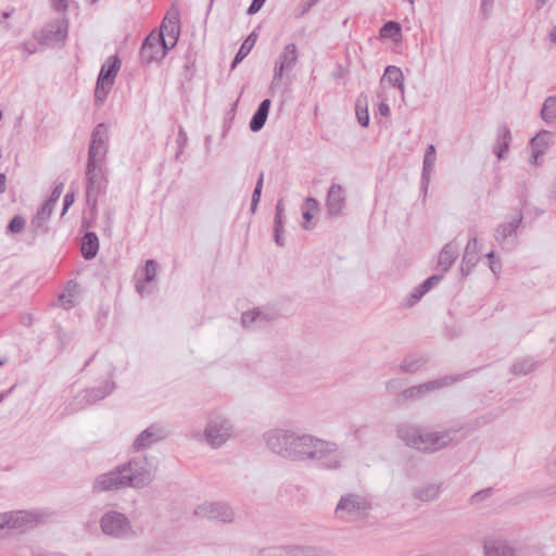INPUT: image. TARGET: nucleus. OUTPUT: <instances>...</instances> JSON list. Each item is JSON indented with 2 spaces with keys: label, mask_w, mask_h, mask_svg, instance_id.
Listing matches in <instances>:
<instances>
[{
  "label": "nucleus",
  "mask_w": 556,
  "mask_h": 556,
  "mask_svg": "<svg viewBox=\"0 0 556 556\" xmlns=\"http://www.w3.org/2000/svg\"><path fill=\"white\" fill-rule=\"evenodd\" d=\"M180 30L179 18L177 14H168L164 17L161 25V34L163 37L164 34L167 36V42L170 47H174L178 40Z\"/></svg>",
  "instance_id": "bb28decb"
},
{
  "label": "nucleus",
  "mask_w": 556,
  "mask_h": 556,
  "mask_svg": "<svg viewBox=\"0 0 556 556\" xmlns=\"http://www.w3.org/2000/svg\"><path fill=\"white\" fill-rule=\"evenodd\" d=\"M370 509L368 501L357 494L342 495L336 507V514L342 518L344 514L354 517L365 516Z\"/></svg>",
  "instance_id": "9b49d317"
},
{
  "label": "nucleus",
  "mask_w": 556,
  "mask_h": 556,
  "mask_svg": "<svg viewBox=\"0 0 556 556\" xmlns=\"http://www.w3.org/2000/svg\"><path fill=\"white\" fill-rule=\"evenodd\" d=\"M428 363V357L424 354H408L399 366L403 374H415L421 370Z\"/></svg>",
  "instance_id": "cd10ccee"
},
{
  "label": "nucleus",
  "mask_w": 556,
  "mask_h": 556,
  "mask_svg": "<svg viewBox=\"0 0 556 556\" xmlns=\"http://www.w3.org/2000/svg\"><path fill=\"white\" fill-rule=\"evenodd\" d=\"M318 211H319V202L315 198L307 197L304 199L302 206H301L302 218L304 220L302 224L303 229H305V230L313 229L314 224L312 223V219Z\"/></svg>",
  "instance_id": "2f4dec72"
},
{
  "label": "nucleus",
  "mask_w": 556,
  "mask_h": 556,
  "mask_svg": "<svg viewBox=\"0 0 556 556\" xmlns=\"http://www.w3.org/2000/svg\"><path fill=\"white\" fill-rule=\"evenodd\" d=\"M15 384L9 388L8 390L0 392V403L3 402L15 389Z\"/></svg>",
  "instance_id": "338daca9"
},
{
  "label": "nucleus",
  "mask_w": 556,
  "mask_h": 556,
  "mask_svg": "<svg viewBox=\"0 0 556 556\" xmlns=\"http://www.w3.org/2000/svg\"><path fill=\"white\" fill-rule=\"evenodd\" d=\"M426 294V292L420 289L419 285L416 286L413 291L409 293V295L406 298L404 305L406 307L414 306L420 299Z\"/></svg>",
  "instance_id": "09e8293b"
},
{
  "label": "nucleus",
  "mask_w": 556,
  "mask_h": 556,
  "mask_svg": "<svg viewBox=\"0 0 556 556\" xmlns=\"http://www.w3.org/2000/svg\"><path fill=\"white\" fill-rule=\"evenodd\" d=\"M540 362L535 361L532 357H526L515 362L510 368V372L515 376L519 375H528L532 372L538 366Z\"/></svg>",
  "instance_id": "4c0bfd02"
},
{
  "label": "nucleus",
  "mask_w": 556,
  "mask_h": 556,
  "mask_svg": "<svg viewBox=\"0 0 556 556\" xmlns=\"http://www.w3.org/2000/svg\"><path fill=\"white\" fill-rule=\"evenodd\" d=\"M443 278L442 274H434L426 278L421 283H419L420 289H422L426 293L429 292L437 283L441 281Z\"/></svg>",
  "instance_id": "8fccbe9b"
},
{
  "label": "nucleus",
  "mask_w": 556,
  "mask_h": 556,
  "mask_svg": "<svg viewBox=\"0 0 556 556\" xmlns=\"http://www.w3.org/2000/svg\"><path fill=\"white\" fill-rule=\"evenodd\" d=\"M262 556H321L323 551L312 545H285L263 548Z\"/></svg>",
  "instance_id": "dca6fc26"
},
{
  "label": "nucleus",
  "mask_w": 556,
  "mask_h": 556,
  "mask_svg": "<svg viewBox=\"0 0 556 556\" xmlns=\"http://www.w3.org/2000/svg\"><path fill=\"white\" fill-rule=\"evenodd\" d=\"M380 36L397 40L401 36V25L393 21L387 22L380 29Z\"/></svg>",
  "instance_id": "a19ab883"
},
{
  "label": "nucleus",
  "mask_w": 556,
  "mask_h": 556,
  "mask_svg": "<svg viewBox=\"0 0 556 556\" xmlns=\"http://www.w3.org/2000/svg\"><path fill=\"white\" fill-rule=\"evenodd\" d=\"M403 73L402 71L393 65L387 66L384 74L381 78V91L378 97L380 101L378 104H387L392 97V101H396V97L403 99Z\"/></svg>",
  "instance_id": "423d86ee"
},
{
  "label": "nucleus",
  "mask_w": 556,
  "mask_h": 556,
  "mask_svg": "<svg viewBox=\"0 0 556 556\" xmlns=\"http://www.w3.org/2000/svg\"><path fill=\"white\" fill-rule=\"evenodd\" d=\"M108 315H109L108 308H100L98 312V323L100 321L101 318H106Z\"/></svg>",
  "instance_id": "774afa93"
},
{
  "label": "nucleus",
  "mask_w": 556,
  "mask_h": 556,
  "mask_svg": "<svg viewBox=\"0 0 556 556\" xmlns=\"http://www.w3.org/2000/svg\"><path fill=\"white\" fill-rule=\"evenodd\" d=\"M194 514L200 517H205L207 519L222 522H231L235 517L231 507L223 502L203 503L197 507Z\"/></svg>",
  "instance_id": "4468645a"
},
{
  "label": "nucleus",
  "mask_w": 556,
  "mask_h": 556,
  "mask_svg": "<svg viewBox=\"0 0 556 556\" xmlns=\"http://www.w3.org/2000/svg\"><path fill=\"white\" fill-rule=\"evenodd\" d=\"M492 494H493V489L492 488H485L483 490H480V491L473 493L470 496L469 502L471 504L480 503V502L484 501L485 498H489Z\"/></svg>",
  "instance_id": "864d4df0"
},
{
  "label": "nucleus",
  "mask_w": 556,
  "mask_h": 556,
  "mask_svg": "<svg viewBox=\"0 0 556 556\" xmlns=\"http://www.w3.org/2000/svg\"><path fill=\"white\" fill-rule=\"evenodd\" d=\"M67 22L58 20L48 24L43 29L36 35V39L40 45H51L58 41H63L67 37Z\"/></svg>",
  "instance_id": "aec40b11"
},
{
  "label": "nucleus",
  "mask_w": 556,
  "mask_h": 556,
  "mask_svg": "<svg viewBox=\"0 0 556 556\" xmlns=\"http://www.w3.org/2000/svg\"><path fill=\"white\" fill-rule=\"evenodd\" d=\"M212 140H213L212 135H206V136L204 137V148H205V153H206L207 155L211 153Z\"/></svg>",
  "instance_id": "0e129e2a"
},
{
  "label": "nucleus",
  "mask_w": 556,
  "mask_h": 556,
  "mask_svg": "<svg viewBox=\"0 0 556 556\" xmlns=\"http://www.w3.org/2000/svg\"><path fill=\"white\" fill-rule=\"evenodd\" d=\"M167 437V431L160 424H152L142 430L134 440L131 450L135 453L144 451L153 444L164 440Z\"/></svg>",
  "instance_id": "ddd939ff"
},
{
  "label": "nucleus",
  "mask_w": 556,
  "mask_h": 556,
  "mask_svg": "<svg viewBox=\"0 0 556 556\" xmlns=\"http://www.w3.org/2000/svg\"><path fill=\"white\" fill-rule=\"evenodd\" d=\"M553 139L554 135L548 130H541L530 139L529 146L532 152L529 162L532 165L540 166L542 164V157L553 143Z\"/></svg>",
  "instance_id": "6ab92c4d"
},
{
  "label": "nucleus",
  "mask_w": 556,
  "mask_h": 556,
  "mask_svg": "<svg viewBox=\"0 0 556 556\" xmlns=\"http://www.w3.org/2000/svg\"><path fill=\"white\" fill-rule=\"evenodd\" d=\"M35 525V518L25 510L5 511L0 514V538L13 531L24 532Z\"/></svg>",
  "instance_id": "0eeeda50"
},
{
  "label": "nucleus",
  "mask_w": 556,
  "mask_h": 556,
  "mask_svg": "<svg viewBox=\"0 0 556 556\" xmlns=\"http://www.w3.org/2000/svg\"><path fill=\"white\" fill-rule=\"evenodd\" d=\"M522 218L521 210H519L518 214L511 220L501 223L494 231V240L498 244L503 245L507 238L516 235L519 226L521 225Z\"/></svg>",
  "instance_id": "5701e85b"
},
{
  "label": "nucleus",
  "mask_w": 556,
  "mask_h": 556,
  "mask_svg": "<svg viewBox=\"0 0 556 556\" xmlns=\"http://www.w3.org/2000/svg\"><path fill=\"white\" fill-rule=\"evenodd\" d=\"M157 262L155 260H148L144 263V266L142 268V275L141 279L136 283V291L139 294H143L144 292V285L152 282L157 273Z\"/></svg>",
  "instance_id": "473e14b6"
},
{
  "label": "nucleus",
  "mask_w": 556,
  "mask_h": 556,
  "mask_svg": "<svg viewBox=\"0 0 556 556\" xmlns=\"http://www.w3.org/2000/svg\"><path fill=\"white\" fill-rule=\"evenodd\" d=\"M457 381L456 378L453 377H443L440 379L427 381L425 383H420L418 386H413L397 393L396 403L402 405L408 401H414L421 399L427 393L439 390L441 388L447 387L451 383Z\"/></svg>",
  "instance_id": "1a4fd4ad"
},
{
  "label": "nucleus",
  "mask_w": 556,
  "mask_h": 556,
  "mask_svg": "<svg viewBox=\"0 0 556 556\" xmlns=\"http://www.w3.org/2000/svg\"><path fill=\"white\" fill-rule=\"evenodd\" d=\"M484 556H514V549L508 543L498 538H490L484 541Z\"/></svg>",
  "instance_id": "393cba45"
},
{
  "label": "nucleus",
  "mask_w": 556,
  "mask_h": 556,
  "mask_svg": "<svg viewBox=\"0 0 556 556\" xmlns=\"http://www.w3.org/2000/svg\"><path fill=\"white\" fill-rule=\"evenodd\" d=\"M52 7L56 11H66L68 7L67 0H51Z\"/></svg>",
  "instance_id": "e2e57ef3"
},
{
  "label": "nucleus",
  "mask_w": 556,
  "mask_h": 556,
  "mask_svg": "<svg viewBox=\"0 0 556 556\" xmlns=\"http://www.w3.org/2000/svg\"><path fill=\"white\" fill-rule=\"evenodd\" d=\"M298 61V50L294 43L287 45L279 54L274 68V80L280 79L285 72L290 71Z\"/></svg>",
  "instance_id": "412c9836"
},
{
  "label": "nucleus",
  "mask_w": 556,
  "mask_h": 556,
  "mask_svg": "<svg viewBox=\"0 0 556 556\" xmlns=\"http://www.w3.org/2000/svg\"><path fill=\"white\" fill-rule=\"evenodd\" d=\"M511 142V132L506 124H501L497 127L496 139L493 144V153L497 160H503L509 151Z\"/></svg>",
  "instance_id": "4be33fe9"
},
{
  "label": "nucleus",
  "mask_w": 556,
  "mask_h": 556,
  "mask_svg": "<svg viewBox=\"0 0 556 556\" xmlns=\"http://www.w3.org/2000/svg\"><path fill=\"white\" fill-rule=\"evenodd\" d=\"M458 257L457 248L453 243H446L439 253L438 267L442 276L450 270Z\"/></svg>",
  "instance_id": "c85d7f7f"
},
{
  "label": "nucleus",
  "mask_w": 556,
  "mask_h": 556,
  "mask_svg": "<svg viewBox=\"0 0 556 556\" xmlns=\"http://www.w3.org/2000/svg\"><path fill=\"white\" fill-rule=\"evenodd\" d=\"M264 440L268 450L281 458L325 470H337L342 466L343 453L333 441L285 429L267 431Z\"/></svg>",
  "instance_id": "f257e3e1"
},
{
  "label": "nucleus",
  "mask_w": 556,
  "mask_h": 556,
  "mask_svg": "<svg viewBox=\"0 0 556 556\" xmlns=\"http://www.w3.org/2000/svg\"><path fill=\"white\" fill-rule=\"evenodd\" d=\"M55 336L60 342V344L65 348L72 341V336L65 331H63L62 327L60 325L55 328Z\"/></svg>",
  "instance_id": "13d9d810"
},
{
  "label": "nucleus",
  "mask_w": 556,
  "mask_h": 556,
  "mask_svg": "<svg viewBox=\"0 0 556 556\" xmlns=\"http://www.w3.org/2000/svg\"><path fill=\"white\" fill-rule=\"evenodd\" d=\"M274 318L273 315L264 313L258 307L244 312L241 316V324L243 327H249L256 323H267Z\"/></svg>",
  "instance_id": "c9c22d12"
},
{
  "label": "nucleus",
  "mask_w": 556,
  "mask_h": 556,
  "mask_svg": "<svg viewBox=\"0 0 556 556\" xmlns=\"http://www.w3.org/2000/svg\"><path fill=\"white\" fill-rule=\"evenodd\" d=\"M177 151L175 154V160L179 161L182 155L187 144H188V135L182 125L178 126L177 138H176Z\"/></svg>",
  "instance_id": "79ce46f5"
},
{
  "label": "nucleus",
  "mask_w": 556,
  "mask_h": 556,
  "mask_svg": "<svg viewBox=\"0 0 556 556\" xmlns=\"http://www.w3.org/2000/svg\"><path fill=\"white\" fill-rule=\"evenodd\" d=\"M86 202L91 213L98 210V200L109 187L108 167L86 164Z\"/></svg>",
  "instance_id": "39448f33"
},
{
  "label": "nucleus",
  "mask_w": 556,
  "mask_h": 556,
  "mask_svg": "<svg viewBox=\"0 0 556 556\" xmlns=\"http://www.w3.org/2000/svg\"><path fill=\"white\" fill-rule=\"evenodd\" d=\"M441 492V486L439 484H427L414 491V497L421 502H431L435 500Z\"/></svg>",
  "instance_id": "58836bf2"
},
{
  "label": "nucleus",
  "mask_w": 556,
  "mask_h": 556,
  "mask_svg": "<svg viewBox=\"0 0 556 556\" xmlns=\"http://www.w3.org/2000/svg\"><path fill=\"white\" fill-rule=\"evenodd\" d=\"M109 152L108 147L89 144L88 147V165L106 166V155Z\"/></svg>",
  "instance_id": "f704fd0d"
},
{
  "label": "nucleus",
  "mask_w": 556,
  "mask_h": 556,
  "mask_svg": "<svg viewBox=\"0 0 556 556\" xmlns=\"http://www.w3.org/2000/svg\"><path fill=\"white\" fill-rule=\"evenodd\" d=\"M378 112L375 113L376 122L387 128L389 126V117L391 115L390 106H377Z\"/></svg>",
  "instance_id": "a18cd8bd"
},
{
  "label": "nucleus",
  "mask_w": 556,
  "mask_h": 556,
  "mask_svg": "<svg viewBox=\"0 0 556 556\" xmlns=\"http://www.w3.org/2000/svg\"><path fill=\"white\" fill-rule=\"evenodd\" d=\"M236 109H237V106H231L224 118L222 139H224L227 136V132L230 128V123L233 119L235 114H236Z\"/></svg>",
  "instance_id": "4d7b16f0"
},
{
  "label": "nucleus",
  "mask_w": 556,
  "mask_h": 556,
  "mask_svg": "<svg viewBox=\"0 0 556 556\" xmlns=\"http://www.w3.org/2000/svg\"><path fill=\"white\" fill-rule=\"evenodd\" d=\"M265 1L266 0H253L252 3L250 4V7L248 8L247 13L250 15L255 14L256 12H258L261 10V8L265 3Z\"/></svg>",
  "instance_id": "052dcab7"
},
{
  "label": "nucleus",
  "mask_w": 556,
  "mask_h": 556,
  "mask_svg": "<svg viewBox=\"0 0 556 556\" xmlns=\"http://www.w3.org/2000/svg\"><path fill=\"white\" fill-rule=\"evenodd\" d=\"M406 383L405 379H390L386 383V389L390 393H397Z\"/></svg>",
  "instance_id": "6e6d98bb"
},
{
  "label": "nucleus",
  "mask_w": 556,
  "mask_h": 556,
  "mask_svg": "<svg viewBox=\"0 0 556 556\" xmlns=\"http://www.w3.org/2000/svg\"><path fill=\"white\" fill-rule=\"evenodd\" d=\"M53 206L43 202L38 208L36 215L33 217L30 225L36 232L47 233L49 228L47 226V222L50 219L52 214Z\"/></svg>",
  "instance_id": "7c9ffc66"
},
{
  "label": "nucleus",
  "mask_w": 556,
  "mask_h": 556,
  "mask_svg": "<svg viewBox=\"0 0 556 556\" xmlns=\"http://www.w3.org/2000/svg\"><path fill=\"white\" fill-rule=\"evenodd\" d=\"M232 427L226 419L211 420L204 431L206 441L213 447L222 446L230 437Z\"/></svg>",
  "instance_id": "a211bd4d"
},
{
  "label": "nucleus",
  "mask_w": 556,
  "mask_h": 556,
  "mask_svg": "<svg viewBox=\"0 0 556 556\" xmlns=\"http://www.w3.org/2000/svg\"><path fill=\"white\" fill-rule=\"evenodd\" d=\"M115 389L116 383L113 380V372H111L103 386L88 388L79 392L75 397L76 404L81 408L92 405L111 395Z\"/></svg>",
  "instance_id": "f8f14e48"
},
{
  "label": "nucleus",
  "mask_w": 556,
  "mask_h": 556,
  "mask_svg": "<svg viewBox=\"0 0 556 556\" xmlns=\"http://www.w3.org/2000/svg\"><path fill=\"white\" fill-rule=\"evenodd\" d=\"M264 177H265V174L263 170H261L257 175L255 187L252 192V198H251L252 201L261 202L262 191H263V186H264Z\"/></svg>",
  "instance_id": "3c124183"
},
{
  "label": "nucleus",
  "mask_w": 556,
  "mask_h": 556,
  "mask_svg": "<svg viewBox=\"0 0 556 556\" xmlns=\"http://www.w3.org/2000/svg\"><path fill=\"white\" fill-rule=\"evenodd\" d=\"M74 193L67 192L63 199V208H62V215H64L67 210L73 205L74 203Z\"/></svg>",
  "instance_id": "bf43d9fd"
},
{
  "label": "nucleus",
  "mask_w": 556,
  "mask_h": 556,
  "mask_svg": "<svg viewBox=\"0 0 556 556\" xmlns=\"http://www.w3.org/2000/svg\"><path fill=\"white\" fill-rule=\"evenodd\" d=\"M22 49L26 52L27 55L34 54L37 52V43L30 41L24 42L22 45Z\"/></svg>",
  "instance_id": "680f3d73"
},
{
  "label": "nucleus",
  "mask_w": 556,
  "mask_h": 556,
  "mask_svg": "<svg viewBox=\"0 0 556 556\" xmlns=\"http://www.w3.org/2000/svg\"><path fill=\"white\" fill-rule=\"evenodd\" d=\"M119 68L121 60L117 55L110 56L102 65L94 90V97L97 101L102 102L105 100L110 89L114 84V79Z\"/></svg>",
  "instance_id": "6e6552de"
},
{
  "label": "nucleus",
  "mask_w": 556,
  "mask_h": 556,
  "mask_svg": "<svg viewBox=\"0 0 556 556\" xmlns=\"http://www.w3.org/2000/svg\"><path fill=\"white\" fill-rule=\"evenodd\" d=\"M7 189V176L5 174H0V194L4 193Z\"/></svg>",
  "instance_id": "69168bd1"
},
{
  "label": "nucleus",
  "mask_w": 556,
  "mask_h": 556,
  "mask_svg": "<svg viewBox=\"0 0 556 556\" xmlns=\"http://www.w3.org/2000/svg\"><path fill=\"white\" fill-rule=\"evenodd\" d=\"M109 129H110V124H108V123L102 122V123L97 124L91 132L89 144L109 148V142H110Z\"/></svg>",
  "instance_id": "72a5a7b5"
},
{
  "label": "nucleus",
  "mask_w": 556,
  "mask_h": 556,
  "mask_svg": "<svg viewBox=\"0 0 556 556\" xmlns=\"http://www.w3.org/2000/svg\"><path fill=\"white\" fill-rule=\"evenodd\" d=\"M99 252V238L96 232L87 231L81 238V256L86 261L93 260Z\"/></svg>",
  "instance_id": "c756f323"
},
{
  "label": "nucleus",
  "mask_w": 556,
  "mask_h": 556,
  "mask_svg": "<svg viewBox=\"0 0 556 556\" xmlns=\"http://www.w3.org/2000/svg\"><path fill=\"white\" fill-rule=\"evenodd\" d=\"M484 257H486L489 260V268L490 270L494 274V275H498V273L501 271L502 269V262L501 260L496 256L495 252L494 251H490L488 252Z\"/></svg>",
  "instance_id": "de8ad7c7"
},
{
  "label": "nucleus",
  "mask_w": 556,
  "mask_h": 556,
  "mask_svg": "<svg viewBox=\"0 0 556 556\" xmlns=\"http://www.w3.org/2000/svg\"><path fill=\"white\" fill-rule=\"evenodd\" d=\"M256 41V35L254 33L250 34L248 38L241 45L239 51L237 52L235 60L232 62V67H235L239 62H241L252 50L253 46Z\"/></svg>",
  "instance_id": "ea45409f"
},
{
  "label": "nucleus",
  "mask_w": 556,
  "mask_h": 556,
  "mask_svg": "<svg viewBox=\"0 0 556 556\" xmlns=\"http://www.w3.org/2000/svg\"><path fill=\"white\" fill-rule=\"evenodd\" d=\"M102 533L115 540H130L136 536V531L126 514L108 509L99 519Z\"/></svg>",
  "instance_id": "20e7f679"
},
{
  "label": "nucleus",
  "mask_w": 556,
  "mask_h": 556,
  "mask_svg": "<svg viewBox=\"0 0 556 556\" xmlns=\"http://www.w3.org/2000/svg\"><path fill=\"white\" fill-rule=\"evenodd\" d=\"M73 283V281H70L68 285H67V288H66V292L67 293H61L59 295V302H60V305L65 308V309H71L72 307H74L75 303H74V292L72 291L71 289V285Z\"/></svg>",
  "instance_id": "c03bdc74"
},
{
  "label": "nucleus",
  "mask_w": 556,
  "mask_h": 556,
  "mask_svg": "<svg viewBox=\"0 0 556 556\" xmlns=\"http://www.w3.org/2000/svg\"><path fill=\"white\" fill-rule=\"evenodd\" d=\"M152 480L153 475L147 457H132L98 475L92 482V493L116 492L127 488L142 489Z\"/></svg>",
  "instance_id": "f03ea898"
},
{
  "label": "nucleus",
  "mask_w": 556,
  "mask_h": 556,
  "mask_svg": "<svg viewBox=\"0 0 556 556\" xmlns=\"http://www.w3.org/2000/svg\"><path fill=\"white\" fill-rule=\"evenodd\" d=\"M346 206L345 189L340 184H332L326 195V213L330 219L343 214Z\"/></svg>",
  "instance_id": "2eb2a0df"
},
{
  "label": "nucleus",
  "mask_w": 556,
  "mask_h": 556,
  "mask_svg": "<svg viewBox=\"0 0 556 556\" xmlns=\"http://www.w3.org/2000/svg\"><path fill=\"white\" fill-rule=\"evenodd\" d=\"M355 108V114L358 124L362 127H368L370 122V114L368 111V106H354Z\"/></svg>",
  "instance_id": "49530a36"
},
{
  "label": "nucleus",
  "mask_w": 556,
  "mask_h": 556,
  "mask_svg": "<svg viewBox=\"0 0 556 556\" xmlns=\"http://www.w3.org/2000/svg\"><path fill=\"white\" fill-rule=\"evenodd\" d=\"M437 160V151L433 144L426 148L422 161L421 190L426 193L430 182V175Z\"/></svg>",
  "instance_id": "a878e982"
},
{
  "label": "nucleus",
  "mask_w": 556,
  "mask_h": 556,
  "mask_svg": "<svg viewBox=\"0 0 556 556\" xmlns=\"http://www.w3.org/2000/svg\"><path fill=\"white\" fill-rule=\"evenodd\" d=\"M63 189H64V182H59L56 184L53 189H52V192L50 194V197L48 198V200H46L45 202L48 203L49 205L51 206H54V204L56 203V201L60 199L62 192H63Z\"/></svg>",
  "instance_id": "5fc2aeb1"
},
{
  "label": "nucleus",
  "mask_w": 556,
  "mask_h": 556,
  "mask_svg": "<svg viewBox=\"0 0 556 556\" xmlns=\"http://www.w3.org/2000/svg\"><path fill=\"white\" fill-rule=\"evenodd\" d=\"M170 45L162 35L150 34L143 41L140 49V59L144 64L161 61L165 55Z\"/></svg>",
  "instance_id": "9d476101"
},
{
  "label": "nucleus",
  "mask_w": 556,
  "mask_h": 556,
  "mask_svg": "<svg viewBox=\"0 0 556 556\" xmlns=\"http://www.w3.org/2000/svg\"><path fill=\"white\" fill-rule=\"evenodd\" d=\"M285 231V205L283 200L279 199L275 206L273 238L277 245L283 247L285 239L282 233Z\"/></svg>",
  "instance_id": "b1692460"
},
{
  "label": "nucleus",
  "mask_w": 556,
  "mask_h": 556,
  "mask_svg": "<svg viewBox=\"0 0 556 556\" xmlns=\"http://www.w3.org/2000/svg\"><path fill=\"white\" fill-rule=\"evenodd\" d=\"M541 118L551 124L556 119V106H541Z\"/></svg>",
  "instance_id": "603ef678"
},
{
  "label": "nucleus",
  "mask_w": 556,
  "mask_h": 556,
  "mask_svg": "<svg viewBox=\"0 0 556 556\" xmlns=\"http://www.w3.org/2000/svg\"><path fill=\"white\" fill-rule=\"evenodd\" d=\"M269 110L270 106H257L249 123V128L252 132H258L263 129L268 118Z\"/></svg>",
  "instance_id": "e433bc0d"
},
{
  "label": "nucleus",
  "mask_w": 556,
  "mask_h": 556,
  "mask_svg": "<svg viewBox=\"0 0 556 556\" xmlns=\"http://www.w3.org/2000/svg\"><path fill=\"white\" fill-rule=\"evenodd\" d=\"M25 218L21 215L13 216L7 225L8 233H20L25 228Z\"/></svg>",
  "instance_id": "37998d69"
},
{
  "label": "nucleus",
  "mask_w": 556,
  "mask_h": 556,
  "mask_svg": "<svg viewBox=\"0 0 556 556\" xmlns=\"http://www.w3.org/2000/svg\"><path fill=\"white\" fill-rule=\"evenodd\" d=\"M396 435L406 446L424 453L440 451L453 440L452 430L425 432L421 426L408 422L396 426Z\"/></svg>",
  "instance_id": "7ed1b4c3"
},
{
  "label": "nucleus",
  "mask_w": 556,
  "mask_h": 556,
  "mask_svg": "<svg viewBox=\"0 0 556 556\" xmlns=\"http://www.w3.org/2000/svg\"><path fill=\"white\" fill-rule=\"evenodd\" d=\"M470 238L465 247L463 254L460 274L463 277H467L473 267L479 262V254L481 252V244L478 241L475 229H469Z\"/></svg>",
  "instance_id": "f3484780"
}]
</instances>
